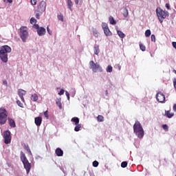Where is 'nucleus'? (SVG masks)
I'll return each mask as SVG.
<instances>
[{"mask_svg": "<svg viewBox=\"0 0 176 176\" xmlns=\"http://www.w3.org/2000/svg\"><path fill=\"white\" fill-rule=\"evenodd\" d=\"M133 131L135 135H137L138 138H140V140L144 138L145 132L144 131V128H142V125H141L140 122L136 121L133 124Z\"/></svg>", "mask_w": 176, "mask_h": 176, "instance_id": "1", "label": "nucleus"}, {"mask_svg": "<svg viewBox=\"0 0 176 176\" xmlns=\"http://www.w3.org/2000/svg\"><path fill=\"white\" fill-rule=\"evenodd\" d=\"M12 52V48L8 45L2 46L0 49V58L3 63H8V53Z\"/></svg>", "mask_w": 176, "mask_h": 176, "instance_id": "2", "label": "nucleus"}, {"mask_svg": "<svg viewBox=\"0 0 176 176\" xmlns=\"http://www.w3.org/2000/svg\"><path fill=\"white\" fill-rule=\"evenodd\" d=\"M21 160L23 164L25 170H26L27 174H30L32 167L31 163H30L27 159V157L25 156V154L23 151H21Z\"/></svg>", "mask_w": 176, "mask_h": 176, "instance_id": "3", "label": "nucleus"}, {"mask_svg": "<svg viewBox=\"0 0 176 176\" xmlns=\"http://www.w3.org/2000/svg\"><path fill=\"white\" fill-rule=\"evenodd\" d=\"M156 14L157 16L158 20L162 23L164 21V19L168 17L169 14L166 10H163L160 8H157L156 9Z\"/></svg>", "mask_w": 176, "mask_h": 176, "instance_id": "4", "label": "nucleus"}, {"mask_svg": "<svg viewBox=\"0 0 176 176\" xmlns=\"http://www.w3.org/2000/svg\"><path fill=\"white\" fill-rule=\"evenodd\" d=\"M19 35L21 39L22 40V42H27V38L29 36L28 28H27L26 26H21L20 28Z\"/></svg>", "mask_w": 176, "mask_h": 176, "instance_id": "5", "label": "nucleus"}, {"mask_svg": "<svg viewBox=\"0 0 176 176\" xmlns=\"http://www.w3.org/2000/svg\"><path fill=\"white\" fill-rule=\"evenodd\" d=\"M8 121V111L6 109L0 108V124H5Z\"/></svg>", "mask_w": 176, "mask_h": 176, "instance_id": "6", "label": "nucleus"}, {"mask_svg": "<svg viewBox=\"0 0 176 176\" xmlns=\"http://www.w3.org/2000/svg\"><path fill=\"white\" fill-rule=\"evenodd\" d=\"M89 68L92 69L93 72H102V67L98 63L91 60L89 62Z\"/></svg>", "mask_w": 176, "mask_h": 176, "instance_id": "7", "label": "nucleus"}, {"mask_svg": "<svg viewBox=\"0 0 176 176\" xmlns=\"http://www.w3.org/2000/svg\"><path fill=\"white\" fill-rule=\"evenodd\" d=\"M34 28L36 30L38 36H43V35H46V29L45 28L39 27V25L35 23L34 25Z\"/></svg>", "mask_w": 176, "mask_h": 176, "instance_id": "8", "label": "nucleus"}, {"mask_svg": "<svg viewBox=\"0 0 176 176\" xmlns=\"http://www.w3.org/2000/svg\"><path fill=\"white\" fill-rule=\"evenodd\" d=\"M3 137L4 138L5 144H10V142H12V135H10V131H5L3 132Z\"/></svg>", "mask_w": 176, "mask_h": 176, "instance_id": "9", "label": "nucleus"}, {"mask_svg": "<svg viewBox=\"0 0 176 176\" xmlns=\"http://www.w3.org/2000/svg\"><path fill=\"white\" fill-rule=\"evenodd\" d=\"M46 10V1H41L38 6L37 12L40 13V14H42L43 12Z\"/></svg>", "mask_w": 176, "mask_h": 176, "instance_id": "10", "label": "nucleus"}, {"mask_svg": "<svg viewBox=\"0 0 176 176\" xmlns=\"http://www.w3.org/2000/svg\"><path fill=\"white\" fill-rule=\"evenodd\" d=\"M102 30L104 31V35L106 36H112V32L109 30V28L108 27V24L106 23H104L102 24Z\"/></svg>", "mask_w": 176, "mask_h": 176, "instance_id": "11", "label": "nucleus"}, {"mask_svg": "<svg viewBox=\"0 0 176 176\" xmlns=\"http://www.w3.org/2000/svg\"><path fill=\"white\" fill-rule=\"evenodd\" d=\"M156 100L158 102H164L166 101V96L162 92H158L156 94Z\"/></svg>", "mask_w": 176, "mask_h": 176, "instance_id": "12", "label": "nucleus"}, {"mask_svg": "<svg viewBox=\"0 0 176 176\" xmlns=\"http://www.w3.org/2000/svg\"><path fill=\"white\" fill-rule=\"evenodd\" d=\"M26 91L25 90L23 89H19L18 90V96H19L21 101H23V102H24V96H25L26 94Z\"/></svg>", "mask_w": 176, "mask_h": 176, "instance_id": "13", "label": "nucleus"}, {"mask_svg": "<svg viewBox=\"0 0 176 176\" xmlns=\"http://www.w3.org/2000/svg\"><path fill=\"white\" fill-rule=\"evenodd\" d=\"M34 123L36 124V126H41V124H42V117L39 116V117H36L34 118Z\"/></svg>", "mask_w": 176, "mask_h": 176, "instance_id": "14", "label": "nucleus"}, {"mask_svg": "<svg viewBox=\"0 0 176 176\" xmlns=\"http://www.w3.org/2000/svg\"><path fill=\"white\" fill-rule=\"evenodd\" d=\"M94 54L98 56V54H100V45L95 44L94 46Z\"/></svg>", "mask_w": 176, "mask_h": 176, "instance_id": "15", "label": "nucleus"}, {"mask_svg": "<svg viewBox=\"0 0 176 176\" xmlns=\"http://www.w3.org/2000/svg\"><path fill=\"white\" fill-rule=\"evenodd\" d=\"M55 153L57 156L61 157L64 155V151H63V150H61V148H57L55 151Z\"/></svg>", "mask_w": 176, "mask_h": 176, "instance_id": "16", "label": "nucleus"}, {"mask_svg": "<svg viewBox=\"0 0 176 176\" xmlns=\"http://www.w3.org/2000/svg\"><path fill=\"white\" fill-rule=\"evenodd\" d=\"M8 123L10 127H12V128L16 127V122H14V120L12 118H8Z\"/></svg>", "mask_w": 176, "mask_h": 176, "instance_id": "17", "label": "nucleus"}, {"mask_svg": "<svg viewBox=\"0 0 176 176\" xmlns=\"http://www.w3.org/2000/svg\"><path fill=\"white\" fill-rule=\"evenodd\" d=\"M30 98H31L32 101H34L35 102L38 101V97L36 94H34L31 96Z\"/></svg>", "mask_w": 176, "mask_h": 176, "instance_id": "18", "label": "nucleus"}, {"mask_svg": "<svg viewBox=\"0 0 176 176\" xmlns=\"http://www.w3.org/2000/svg\"><path fill=\"white\" fill-rule=\"evenodd\" d=\"M165 115L169 119H171V118H173V116H174V113H170V111H165Z\"/></svg>", "mask_w": 176, "mask_h": 176, "instance_id": "19", "label": "nucleus"}, {"mask_svg": "<svg viewBox=\"0 0 176 176\" xmlns=\"http://www.w3.org/2000/svg\"><path fill=\"white\" fill-rule=\"evenodd\" d=\"M117 34L118 36H120V38H122V39H123V38H125L126 36V34H124V33H123V32L120 30H117Z\"/></svg>", "mask_w": 176, "mask_h": 176, "instance_id": "20", "label": "nucleus"}, {"mask_svg": "<svg viewBox=\"0 0 176 176\" xmlns=\"http://www.w3.org/2000/svg\"><path fill=\"white\" fill-rule=\"evenodd\" d=\"M67 6L69 10H72V6H74V3L71 0H67Z\"/></svg>", "mask_w": 176, "mask_h": 176, "instance_id": "21", "label": "nucleus"}, {"mask_svg": "<svg viewBox=\"0 0 176 176\" xmlns=\"http://www.w3.org/2000/svg\"><path fill=\"white\" fill-rule=\"evenodd\" d=\"M80 129H82V124H77L74 128V131H80Z\"/></svg>", "mask_w": 176, "mask_h": 176, "instance_id": "22", "label": "nucleus"}, {"mask_svg": "<svg viewBox=\"0 0 176 176\" xmlns=\"http://www.w3.org/2000/svg\"><path fill=\"white\" fill-rule=\"evenodd\" d=\"M71 120L74 122L75 124H79V118L78 117L72 118Z\"/></svg>", "mask_w": 176, "mask_h": 176, "instance_id": "23", "label": "nucleus"}, {"mask_svg": "<svg viewBox=\"0 0 176 176\" xmlns=\"http://www.w3.org/2000/svg\"><path fill=\"white\" fill-rule=\"evenodd\" d=\"M139 46H140V50H142V52H145V50H146V47H145V45H144V44L140 43Z\"/></svg>", "mask_w": 176, "mask_h": 176, "instance_id": "24", "label": "nucleus"}, {"mask_svg": "<svg viewBox=\"0 0 176 176\" xmlns=\"http://www.w3.org/2000/svg\"><path fill=\"white\" fill-rule=\"evenodd\" d=\"M92 34L94 36H96V38H98L99 33H98V31H97V30L93 29Z\"/></svg>", "mask_w": 176, "mask_h": 176, "instance_id": "25", "label": "nucleus"}, {"mask_svg": "<svg viewBox=\"0 0 176 176\" xmlns=\"http://www.w3.org/2000/svg\"><path fill=\"white\" fill-rule=\"evenodd\" d=\"M56 102V105H58V108L60 109H63V105L61 104V100L58 99Z\"/></svg>", "mask_w": 176, "mask_h": 176, "instance_id": "26", "label": "nucleus"}, {"mask_svg": "<svg viewBox=\"0 0 176 176\" xmlns=\"http://www.w3.org/2000/svg\"><path fill=\"white\" fill-rule=\"evenodd\" d=\"M123 16L124 17H127L129 16V10L126 8L123 10Z\"/></svg>", "mask_w": 176, "mask_h": 176, "instance_id": "27", "label": "nucleus"}, {"mask_svg": "<svg viewBox=\"0 0 176 176\" xmlns=\"http://www.w3.org/2000/svg\"><path fill=\"white\" fill-rule=\"evenodd\" d=\"M98 122H104V116L99 115L97 117Z\"/></svg>", "mask_w": 176, "mask_h": 176, "instance_id": "28", "label": "nucleus"}, {"mask_svg": "<svg viewBox=\"0 0 176 176\" xmlns=\"http://www.w3.org/2000/svg\"><path fill=\"white\" fill-rule=\"evenodd\" d=\"M23 148H24L25 151H27V152H30V153H31V150H30V147L28 146V145L24 144Z\"/></svg>", "mask_w": 176, "mask_h": 176, "instance_id": "29", "label": "nucleus"}, {"mask_svg": "<svg viewBox=\"0 0 176 176\" xmlns=\"http://www.w3.org/2000/svg\"><path fill=\"white\" fill-rule=\"evenodd\" d=\"M106 71H107V72H112V71H113L112 66L108 65L107 69H106Z\"/></svg>", "mask_w": 176, "mask_h": 176, "instance_id": "30", "label": "nucleus"}, {"mask_svg": "<svg viewBox=\"0 0 176 176\" xmlns=\"http://www.w3.org/2000/svg\"><path fill=\"white\" fill-rule=\"evenodd\" d=\"M145 36H146V38H148V36H151V30H146Z\"/></svg>", "mask_w": 176, "mask_h": 176, "instance_id": "31", "label": "nucleus"}, {"mask_svg": "<svg viewBox=\"0 0 176 176\" xmlns=\"http://www.w3.org/2000/svg\"><path fill=\"white\" fill-rule=\"evenodd\" d=\"M58 19L59 21H64V16L62 14H58Z\"/></svg>", "mask_w": 176, "mask_h": 176, "instance_id": "32", "label": "nucleus"}, {"mask_svg": "<svg viewBox=\"0 0 176 176\" xmlns=\"http://www.w3.org/2000/svg\"><path fill=\"white\" fill-rule=\"evenodd\" d=\"M121 167L122 168H126V167H127V162H122L121 163Z\"/></svg>", "mask_w": 176, "mask_h": 176, "instance_id": "33", "label": "nucleus"}, {"mask_svg": "<svg viewBox=\"0 0 176 176\" xmlns=\"http://www.w3.org/2000/svg\"><path fill=\"white\" fill-rule=\"evenodd\" d=\"M16 104L21 108H24L23 103H21V102L20 100H16Z\"/></svg>", "mask_w": 176, "mask_h": 176, "instance_id": "34", "label": "nucleus"}, {"mask_svg": "<svg viewBox=\"0 0 176 176\" xmlns=\"http://www.w3.org/2000/svg\"><path fill=\"white\" fill-rule=\"evenodd\" d=\"M151 39L152 42H156V36L154 34L151 36Z\"/></svg>", "mask_w": 176, "mask_h": 176, "instance_id": "35", "label": "nucleus"}, {"mask_svg": "<svg viewBox=\"0 0 176 176\" xmlns=\"http://www.w3.org/2000/svg\"><path fill=\"white\" fill-rule=\"evenodd\" d=\"M162 129H164V130H165V131H168V126H167V124H163Z\"/></svg>", "mask_w": 176, "mask_h": 176, "instance_id": "36", "label": "nucleus"}, {"mask_svg": "<svg viewBox=\"0 0 176 176\" xmlns=\"http://www.w3.org/2000/svg\"><path fill=\"white\" fill-rule=\"evenodd\" d=\"M109 21H110V23H116V21H115L113 16H109Z\"/></svg>", "mask_w": 176, "mask_h": 176, "instance_id": "37", "label": "nucleus"}, {"mask_svg": "<svg viewBox=\"0 0 176 176\" xmlns=\"http://www.w3.org/2000/svg\"><path fill=\"white\" fill-rule=\"evenodd\" d=\"M98 164H99V163H98V161H94V162H93V166H94V167H98Z\"/></svg>", "mask_w": 176, "mask_h": 176, "instance_id": "38", "label": "nucleus"}, {"mask_svg": "<svg viewBox=\"0 0 176 176\" xmlns=\"http://www.w3.org/2000/svg\"><path fill=\"white\" fill-rule=\"evenodd\" d=\"M30 23H36V19L34 17H32L30 20Z\"/></svg>", "mask_w": 176, "mask_h": 176, "instance_id": "39", "label": "nucleus"}, {"mask_svg": "<svg viewBox=\"0 0 176 176\" xmlns=\"http://www.w3.org/2000/svg\"><path fill=\"white\" fill-rule=\"evenodd\" d=\"M44 116L46 118V119H49V113L47 111L44 112Z\"/></svg>", "mask_w": 176, "mask_h": 176, "instance_id": "40", "label": "nucleus"}, {"mask_svg": "<svg viewBox=\"0 0 176 176\" xmlns=\"http://www.w3.org/2000/svg\"><path fill=\"white\" fill-rule=\"evenodd\" d=\"M36 2H37L36 0H30V3L32 5H36Z\"/></svg>", "mask_w": 176, "mask_h": 176, "instance_id": "41", "label": "nucleus"}, {"mask_svg": "<svg viewBox=\"0 0 176 176\" xmlns=\"http://www.w3.org/2000/svg\"><path fill=\"white\" fill-rule=\"evenodd\" d=\"M47 31L50 35H52V34H53V32L49 28V26L47 27Z\"/></svg>", "mask_w": 176, "mask_h": 176, "instance_id": "42", "label": "nucleus"}, {"mask_svg": "<svg viewBox=\"0 0 176 176\" xmlns=\"http://www.w3.org/2000/svg\"><path fill=\"white\" fill-rule=\"evenodd\" d=\"M166 9H168V10H171V8L170 7V4L169 3H166L165 5Z\"/></svg>", "mask_w": 176, "mask_h": 176, "instance_id": "43", "label": "nucleus"}, {"mask_svg": "<svg viewBox=\"0 0 176 176\" xmlns=\"http://www.w3.org/2000/svg\"><path fill=\"white\" fill-rule=\"evenodd\" d=\"M65 91H64V89H61V90L60 91V92L58 93V95H59V96H63V94H64Z\"/></svg>", "mask_w": 176, "mask_h": 176, "instance_id": "44", "label": "nucleus"}, {"mask_svg": "<svg viewBox=\"0 0 176 176\" xmlns=\"http://www.w3.org/2000/svg\"><path fill=\"white\" fill-rule=\"evenodd\" d=\"M3 85H4L5 86H6L8 87V81L6 80H3Z\"/></svg>", "mask_w": 176, "mask_h": 176, "instance_id": "45", "label": "nucleus"}, {"mask_svg": "<svg viewBox=\"0 0 176 176\" xmlns=\"http://www.w3.org/2000/svg\"><path fill=\"white\" fill-rule=\"evenodd\" d=\"M66 96L67 98V100H69V93H68V91L65 92Z\"/></svg>", "mask_w": 176, "mask_h": 176, "instance_id": "46", "label": "nucleus"}, {"mask_svg": "<svg viewBox=\"0 0 176 176\" xmlns=\"http://www.w3.org/2000/svg\"><path fill=\"white\" fill-rule=\"evenodd\" d=\"M172 45H173V47H174V49L176 50V42H173Z\"/></svg>", "mask_w": 176, "mask_h": 176, "instance_id": "47", "label": "nucleus"}, {"mask_svg": "<svg viewBox=\"0 0 176 176\" xmlns=\"http://www.w3.org/2000/svg\"><path fill=\"white\" fill-rule=\"evenodd\" d=\"M40 16H41V13L38 12L36 14V19H39Z\"/></svg>", "mask_w": 176, "mask_h": 176, "instance_id": "48", "label": "nucleus"}, {"mask_svg": "<svg viewBox=\"0 0 176 176\" xmlns=\"http://www.w3.org/2000/svg\"><path fill=\"white\" fill-rule=\"evenodd\" d=\"M173 111L176 112V104L173 105Z\"/></svg>", "mask_w": 176, "mask_h": 176, "instance_id": "49", "label": "nucleus"}, {"mask_svg": "<svg viewBox=\"0 0 176 176\" xmlns=\"http://www.w3.org/2000/svg\"><path fill=\"white\" fill-rule=\"evenodd\" d=\"M74 2L76 5H78V3H79V0H74Z\"/></svg>", "mask_w": 176, "mask_h": 176, "instance_id": "50", "label": "nucleus"}, {"mask_svg": "<svg viewBox=\"0 0 176 176\" xmlns=\"http://www.w3.org/2000/svg\"><path fill=\"white\" fill-rule=\"evenodd\" d=\"M9 3H12L13 2V0H7Z\"/></svg>", "mask_w": 176, "mask_h": 176, "instance_id": "51", "label": "nucleus"}, {"mask_svg": "<svg viewBox=\"0 0 176 176\" xmlns=\"http://www.w3.org/2000/svg\"><path fill=\"white\" fill-rule=\"evenodd\" d=\"M120 69H122V66L119 65L118 66V71H120Z\"/></svg>", "mask_w": 176, "mask_h": 176, "instance_id": "52", "label": "nucleus"}, {"mask_svg": "<svg viewBox=\"0 0 176 176\" xmlns=\"http://www.w3.org/2000/svg\"><path fill=\"white\" fill-rule=\"evenodd\" d=\"M111 24H112V25H115V24H116V23H111Z\"/></svg>", "mask_w": 176, "mask_h": 176, "instance_id": "53", "label": "nucleus"}, {"mask_svg": "<svg viewBox=\"0 0 176 176\" xmlns=\"http://www.w3.org/2000/svg\"><path fill=\"white\" fill-rule=\"evenodd\" d=\"M106 94H108V91H106Z\"/></svg>", "mask_w": 176, "mask_h": 176, "instance_id": "54", "label": "nucleus"}]
</instances>
